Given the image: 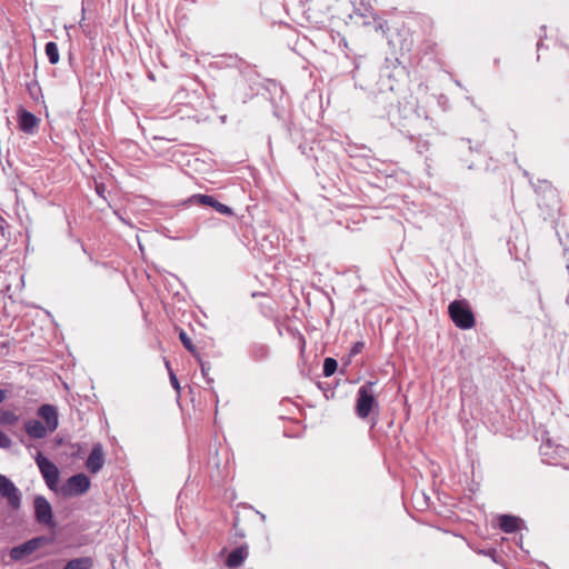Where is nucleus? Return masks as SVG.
Here are the masks:
<instances>
[{
	"label": "nucleus",
	"mask_w": 569,
	"mask_h": 569,
	"mask_svg": "<svg viewBox=\"0 0 569 569\" xmlns=\"http://www.w3.org/2000/svg\"><path fill=\"white\" fill-rule=\"evenodd\" d=\"M268 355V349L264 346H258L254 348V357L258 359H263Z\"/></svg>",
	"instance_id": "nucleus-23"
},
{
	"label": "nucleus",
	"mask_w": 569,
	"mask_h": 569,
	"mask_svg": "<svg viewBox=\"0 0 569 569\" xmlns=\"http://www.w3.org/2000/svg\"><path fill=\"white\" fill-rule=\"evenodd\" d=\"M11 439L3 431L0 430V448L8 449L11 447Z\"/></svg>",
	"instance_id": "nucleus-22"
},
{
	"label": "nucleus",
	"mask_w": 569,
	"mask_h": 569,
	"mask_svg": "<svg viewBox=\"0 0 569 569\" xmlns=\"http://www.w3.org/2000/svg\"><path fill=\"white\" fill-rule=\"evenodd\" d=\"M338 368V362L333 358H326L323 361V376H332Z\"/></svg>",
	"instance_id": "nucleus-20"
},
{
	"label": "nucleus",
	"mask_w": 569,
	"mask_h": 569,
	"mask_svg": "<svg viewBox=\"0 0 569 569\" xmlns=\"http://www.w3.org/2000/svg\"><path fill=\"white\" fill-rule=\"evenodd\" d=\"M19 421V415L9 409H0V426H14Z\"/></svg>",
	"instance_id": "nucleus-17"
},
{
	"label": "nucleus",
	"mask_w": 569,
	"mask_h": 569,
	"mask_svg": "<svg viewBox=\"0 0 569 569\" xmlns=\"http://www.w3.org/2000/svg\"><path fill=\"white\" fill-rule=\"evenodd\" d=\"M89 487V477L84 473H78L67 480V483L62 487V493L64 496H80L87 492Z\"/></svg>",
	"instance_id": "nucleus-7"
},
{
	"label": "nucleus",
	"mask_w": 569,
	"mask_h": 569,
	"mask_svg": "<svg viewBox=\"0 0 569 569\" xmlns=\"http://www.w3.org/2000/svg\"><path fill=\"white\" fill-rule=\"evenodd\" d=\"M36 463L44 479L46 485L49 489L54 490L59 481V470L57 466L47 459L41 452H38Z\"/></svg>",
	"instance_id": "nucleus-3"
},
{
	"label": "nucleus",
	"mask_w": 569,
	"mask_h": 569,
	"mask_svg": "<svg viewBox=\"0 0 569 569\" xmlns=\"http://www.w3.org/2000/svg\"><path fill=\"white\" fill-rule=\"evenodd\" d=\"M362 348H363V342H360V341L356 342L351 349V355L355 356V355L359 353Z\"/></svg>",
	"instance_id": "nucleus-25"
},
{
	"label": "nucleus",
	"mask_w": 569,
	"mask_h": 569,
	"mask_svg": "<svg viewBox=\"0 0 569 569\" xmlns=\"http://www.w3.org/2000/svg\"><path fill=\"white\" fill-rule=\"evenodd\" d=\"M248 557V549L244 546L233 549L227 557L226 566L230 569L240 567Z\"/></svg>",
	"instance_id": "nucleus-13"
},
{
	"label": "nucleus",
	"mask_w": 569,
	"mask_h": 569,
	"mask_svg": "<svg viewBox=\"0 0 569 569\" xmlns=\"http://www.w3.org/2000/svg\"><path fill=\"white\" fill-rule=\"evenodd\" d=\"M196 358L200 365L201 373H202L203 378L206 379V381L208 383H211L213 380H212V378L209 377L210 363L207 361H203L199 355H197Z\"/></svg>",
	"instance_id": "nucleus-21"
},
{
	"label": "nucleus",
	"mask_w": 569,
	"mask_h": 569,
	"mask_svg": "<svg viewBox=\"0 0 569 569\" xmlns=\"http://www.w3.org/2000/svg\"><path fill=\"white\" fill-rule=\"evenodd\" d=\"M37 126H38V118L33 113H31L27 110H23L20 112L19 128L21 131L31 133L37 128Z\"/></svg>",
	"instance_id": "nucleus-14"
},
{
	"label": "nucleus",
	"mask_w": 569,
	"mask_h": 569,
	"mask_svg": "<svg viewBox=\"0 0 569 569\" xmlns=\"http://www.w3.org/2000/svg\"><path fill=\"white\" fill-rule=\"evenodd\" d=\"M0 495L2 498L8 500L9 506L12 509H19L21 507V493L14 483L0 473Z\"/></svg>",
	"instance_id": "nucleus-5"
},
{
	"label": "nucleus",
	"mask_w": 569,
	"mask_h": 569,
	"mask_svg": "<svg viewBox=\"0 0 569 569\" xmlns=\"http://www.w3.org/2000/svg\"><path fill=\"white\" fill-rule=\"evenodd\" d=\"M34 517L36 520L44 526L53 528L56 526L53 521L52 508L49 501L43 496H36L33 500Z\"/></svg>",
	"instance_id": "nucleus-4"
},
{
	"label": "nucleus",
	"mask_w": 569,
	"mask_h": 569,
	"mask_svg": "<svg viewBox=\"0 0 569 569\" xmlns=\"http://www.w3.org/2000/svg\"><path fill=\"white\" fill-rule=\"evenodd\" d=\"M7 398V393L4 390L0 389V403H2L4 401V399Z\"/></svg>",
	"instance_id": "nucleus-27"
},
{
	"label": "nucleus",
	"mask_w": 569,
	"mask_h": 569,
	"mask_svg": "<svg viewBox=\"0 0 569 569\" xmlns=\"http://www.w3.org/2000/svg\"><path fill=\"white\" fill-rule=\"evenodd\" d=\"M179 339L183 347L188 351H190L194 357L198 355L196 346L192 343L190 337L183 330L180 331Z\"/></svg>",
	"instance_id": "nucleus-19"
},
{
	"label": "nucleus",
	"mask_w": 569,
	"mask_h": 569,
	"mask_svg": "<svg viewBox=\"0 0 569 569\" xmlns=\"http://www.w3.org/2000/svg\"><path fill=\"white\" fill-rule=\"evenodd\" d=\"M198 203L203 206L212 207L216 211L221 214L232 216V209L219 201H217L213 197L208 194H196L192 197Z\"/></svg>",
	"instance_id": "nucleus-11"
},
{
	"label": "nucleus",
	"mask_w": 569,
	"mask_h": 569,
	"mask_svg": "<svg viewBox=\"0 0 569 569\" xmlns=\"http://www.w3.org/2000/svg\"><path fill=\"white\" fill-rule=\"evenodd\" d=\"M166 367H167L169 372L172 371L171 368H170V362L168 360H166Z\"/></svg>",
	"instance_id": "nucleus-28"
},
{
	"label": "nucleus",
	"mask_w": 569,
	"mask_h": 569,
	"mask_svg": "<svg viewBox=\"0 0 569 569\" xmlns=\"http://www.w3.org/2000/svg\"><path fill=\"white\" fill-rule=\"evenodd\" d=\"M93 560L91 557H80L69 560L63 569H91Z\"/></svg>",
	"instance_id": "nucleus-16"
},
{
	"label": "nucleus",
	"mask_w": 569,
	"mask_h": 569,
	"mask_svg": "<svg viewBox=\"0 0 569 569\" xmlns=\"http://www.w3.org/2000/svg\"><path fill=\"white\" fill-rule=\"evenodd\" d=\"M40 540H41L40 538H33V539H30V540L23 542L22 545L13 547L10 550L11 559L14 561H19V560L23 559L26 556L31 555L40 546Z\"/></svg>",
	"instance_id": "nucleus-10"
},
{
	"label": "nucleus",
	"mask_w": 569,
	"mask_h": 569,
	"mask_svg": "<svg viewBox=\"0 0 569 569\" xmlns=\"http://www.w3.org/2000/svg\"><path fill=\"white\" fill-rule=\"evenodd\" d=\"M26 432L33 439H42L48 435L47 427L39 420L30 419L24 422Z\"/></svg>",
	"instance_id": "nucleus-12"
},
{
	"label": "nucleus",
	"mask_w": 569,
	"mask_h": 569,
	"mask_svg": "<svg viewBox=\"0 0 569 569\" xmlns=\"http://www.w3.org/2000/svg\"><path fill=\"white\" fill-rule=\"evenodd\" d=\"M520 519L510 515H502L499 517V527L507 533L515 532L520 527Z\"/></svg>",
	"instance_id": "nucleus-15"
},
{
	"label": "nucleus",
	"mask_w": 569,
	"mask_h": 569,
	"mask_svg": "<svg viewBox=\"0 0 569 569\" xmlns=\"http://www.w3.org/2000/svg\"><path fill=\"white\" fill-rule=\"evenodd\" d=\"M37 415L44 420L48 431L51 433L57 430L59 426L58 410L52 405H42L39 407Z\"/></svg>",
	"instance_id": "nucleus-8"
},
{
	"label": "nucleus",
	"mask_w": 569,
	"mask_h": 569,
	"mask_svg": "<svg viewBox=\"0 0 569 569\" xmlns=\"http://www.w3.org/2000/svg\"><path fill=\"white\" fill-rule=\"evenodd\" d=\"M104 463L103 448L101 443H94L86 461V467L91 473L99 472Z\"/></svg>",
	"instance_id": "nucleus-9"
},
{
	"label": "nucleus",
	"mask_w": 569,
	"mask_h": 569,
	"mask_svg": "<svg viewBox=\"0 0 569 569\" xmlns=\"http://www.w3.org/2000/svg\"><path fill=\"white\" fill-rule=\"evenodd\" d=\"M46 54L51 64H56L59 62L60 56H59V49H58V46L56 42L50 41L46 44Z\"/></svg>",
	"instance_id": "nucleus-18"
},
{
	"label": "nucleus",
	"mask_w": 569,
	"mask_h": 569,
	"mask_svg": "<svg viewBox=\"0 0 569 569\" xmlns=\"http://www.w3.org/2000/svg\"><path fill=\"white\" fill-rule=\"evenodd\" d=\"M96 190H97V193L102 197L103 196L102 193L104 191V186L103 184H97Z\"/></svg>",
	"instance_id": "nucleus-26"
},
{
	"label": "nucleus",
	"mask_w": 569,
	"mask_h": 569,
	"mask_svg": "<svg viewBox=\"0 0 569 569\" xmlns=\"http://www.w3.org/2000/svg\"><path fill=\"white\" fill-rule=\"evenodd\" d=\"M541 455L549 457L555 465H561L565 468H569V450L560 445L552 448L550 441L543 443L540 447Z\"/></svg>",
	"instance_id": "nucleus-6"
},
{
	"label": "nucleus",
	"mask_w": 569,
	"mask_h": 569,
	"mask_svg": "<svg viewBox=\"0 0 569 569\" xmlns=\"http://www.w3.org/2000/svg\"><path fill=\"white\" fill-rule=\"evenodd\" d=\"M375 385V381H367L357 392L356 415L360 419H366L370 415L372 408L378 406L373 391Z\"/></svg>",
	"instance_id": "nucleus-2"
},
{
	"label": "nucleus",
	"mask_w": 569,
	"mask_h": 569,
	"mask_svg": "<svg viewBox=\"0 0 569 569\" xmlns=\"http://www.w3.org/2000/svg\"><path fill=\"white\" fill-rule=\"evenodd\" d=\"M452 322L460 329H470L475 326V316L466 300H455L448 307Z\"/></svg>",
	"instance_id": "nucleus-1"
},
{
	"label": "nucleus",
	"mask_w": 569,
	"mask_h": 569,
	"mask_svg": "<svg viewBox=\"0 0 569 569\" xmlns=\"http://www.w3.org/2000/svg\"><path fill=\"white\" fill-rule=\"evenodd\" d=\"M169 377H170L171 386L177 391V393H180V383H179V380H178L177 376L174 375V372L170 371Z\"/></svg>",
	"instance_id": "nucleus-24"
}]
</instances>
